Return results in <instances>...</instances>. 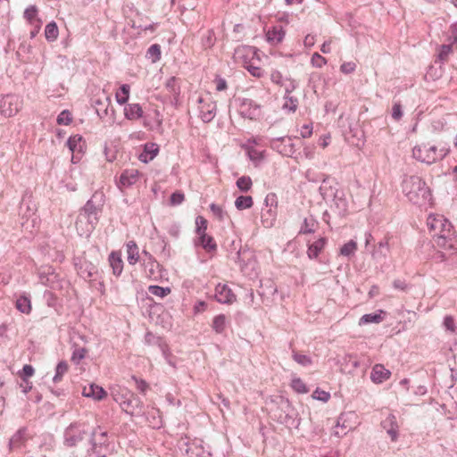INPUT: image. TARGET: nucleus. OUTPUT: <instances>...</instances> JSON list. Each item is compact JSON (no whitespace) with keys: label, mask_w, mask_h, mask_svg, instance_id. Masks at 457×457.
I'll return each instance as SVG.
<instances>
[{"label":"nucleus","mask_w":457,"mask_h":457,"mask_svg":"<svg viewBox=\"0 0 457 457\" xmlns=\"http://www.w3.org/2000/svg\"><path fill=\"white\" fill-rule=\"evenodd\" d=\"M87 353V350L86 348H77L72 353L71 361L76 363H79L82 359L86 357Z\"/></svg>","instance_id":"nucleus-42"},{"label":"nucleus","mask_w":457,"mask_h":457,"mask_svg":"<svg viewBox=\"0 0 457 457\" xmlns=\"http://www.w3.org/2000/svg\"><path fill=\"white\" fill-rule=\"evenodd\" d=\"M21 380L22 382L20 384V387L24 394H27L32 389V382L29 381V378H21Z\"/></svg>","instance_id":"nucleus-54"},{"label":"nucleus","mask_w":457,"mask_h":457,"mask_svg":"<svg viewBox=\"0 0 457 457\" xmlns=\"http://www.w3.org/2000/svg\"><path fill=\"white\" fill-rule=\"evenodd\" d=\"M210 209H211L212 212L213 213V215L218 220H223L224 212H223L222 208L220 205H217L215 204H212L210 205Z\"/></svg>","instance_id":"nucleus-50"},{"label":"nucleus","mask_w":457,"mask_h":457,"mask_svg":"<svg viewBox=\"0 0 457 457\" xmlns=\"http://www.w3.org/2000/svg\"><path fill=\"white\" fill-rule=\"evenodd\" d=\"M146 56L151 59L152 62H156L161 58V47L159 45H152L146 53Z\"/></svg>","instance_id":"nucleus-34"},{"label":"nucleus","mask_w":457,"mask_h":457,"mask_svg":"<svg viewBox=\"0 0 457 457\" xmlns=\"http://www.w3.org/2000/svg\"><path fill=\"white\" fill-rule=\"evenodd\" d=\"M67 146L71 152V162H79L87 148L86 141L82 136L78 134L71 136L67 141Z\"/></svg>","instance_id":"nucleus-5"},{"label":"nucleus","mask_w":457,"mask_h":457,"mask_svg":"<svg viewBox=\"0 0 457 457\" xmlns=\"http://www.w3.org/2000/svg\"><path fill=\"white\" fill-rule=\"evenodd\" d=\"M197 236V244L200 245L206 252L213 253L216 251L217 245L212 237L207 235V233H203Z\"/></svg>","instance_id":"nucleus-19"},{"label":"nucleus","mask_w":457,"mask_h":457,"mask_svg":"<svg viewBox=\"0 0 457 457\" xmlns=\"http://www.w3.org/2000/svg\"><path fill=\"white\" fill-rule=\"evenodd\" d=\"M165 87L170 95L171 102L178 103L180 95V86L179 79L175 77L170 78L167 80Z\"/></svg>","instance_id":"nucleus-17"},{"label":"nucleus","mask_w":457,"mask_h":457,"mask_svg":"<svg viewBox=\"0 0 457 457\" xmlns=\"http://www.w3.org/2000/svg\"><path fill=\"white\" fill-rule=\"evenodd\" d=\"M158 266L159 264L156 261L150 259L146 263H145V276L149 278H155Z\"/></svg>","instance_id":"nucleus-30"},{"label":"nucleus","mask_w":457,"mask_h":457,"mask_svg":"<svg viewBox=\"0 0 457 457\" xmlns=\"http://www.w3.org/2000/svg\"><path fill=\"white\" fill-rule=\"evenodd\" d=\"M69 366L66 361H61L56 367V374L54 377V382L58 383L62 380L63 375L68 371Z\"/></svg>","instance_id":"nucleus-36"},{"label":"nucleus","mask_w":457,"mask_h":457,"mask_svg":"<svg viewBox=\"0 0 457 457\" xmlns=\"http://www.w3.org/2000/svg\"><path fill=\"white\" fill-rule=\"evenodd\" d=\"M148 291L156 296L164 297L170 294L171 290L170 287H162L159 286H150Z\"/></svg>","instance_id":"nucleus-35"},{"label":"nucleus","mask_w":457,"mask_h":457,"mask_svg":"<svg viewBox=\"0 0 457 457\" xmlns=\"http://www.w3.org/2000/svg\"><path fill=\"white\" fill-rule=\"evenodd\" d=\"M391 372L381 364H376L371 371L370 378L375 383H382L390 378Z\"/></svg>","instance_id":"nucleus-13"},{"label":"nucleus","mask_w":457,"mask_h":457,"mask_svg":"<svg viewBox=\"0 0 457 457\" xmlns=\"http://www.w3.org/2000/svg\"><path fill=\"white\" fill-rule=\"evenodd\" d=\"M129 398L120 402V405L121 409L130 415H134L141 410V402L138 398L135 397L129 392L128 393Z\"/></svg>","instance_id":"nucleus-10"},{"label":"nucleus","mask_w":457,"mask_h":457,"mask_svg":"<svg viewBox=\"0 0 457 457\" xmlns=\"http://www.w3.org/2000/svg\"><path fill=\"white\" fill-rule=\"evenodd\" d=\"M435 244L443 250L457 249V240L451 222L443 215L430 214L427 219Z\"/></svg>","instance_id":"nucleus-1"},{"label":"nucleus","mask_w":457,"mask_h":457,"mask_svg":"<svg viewBox=\"0 0 457 457\" xmlns=\"http://www.w3.org/2000/svg\"><path fill=\"white\" fill-rule=\"evenodd\" d=\"M450 154V147L445 144L441 147L429 144H419L412 149V156L419 162L432 164L443 160Z\"/></svg>","instance_id":"nucleus-2"},{"label":"nucleus","mask_w":457,"mask_h":457,"mask_svg":"<svg viewBox=\"0 0 457 457\" xmlns=\"http://www.w3.org/2000/svg\"><path fill=\"white\" fill-rule=\"evenodd\" d=\"M330 45H331V40L324 42L320 48L321 52L324 54H328L330 52Z\"/></svg>","instance_id":"nucleus-60"},{"label":"nucleus","mask_w":457,"mask_h":457,"mask_svg":"<svg viewBox=\"0 0 457 457\" xmlns=\"http://www.w3.org/2000/svg\"><path fill=\"white\" fill-rule=\"evenodd\" d=\"M444 326L446 330L454 333L456 331V324L454 318L451 315H447L444 319Z\"/></svg>","instance_id":"nucleus-44"},{"label":"nucleus","mask_w":457,"mask_h":457,"mask_svg":"<svg viewBox=\"0 0 457 457\" xmlns=\"http://www.w3.org/2000/svg\"><path fill=\"white\" fill-rule=\"evenodd\" d=\"M303 0H285L286 4L288 5H292L295 4H301Z\"/></svg>","instance_id":"nucleus-64"},{"label":"nucleus","mask_w":457,"mask_h":457,"mask_svg":"<svg viewBox=\"0 0 457 457\" xmlns=\"http://www.w3.org/2000/svg\"><path fill=\"white\" fill-rule=\"evenodd\" d=\"M144 111L139 104H129L124 107V116L129 120H137L143 117Z\"/></svg>","instance_id":"nucleus-14"},{"label":"nucleus","mask_w":457,"mask_h":457,"mask_svg":"<svg viewBox=\"0 0 457 457\" xmlns=\"http://www.w3.org/2000/svg\"><path fill=\"white\" fill-rule=\"evenodd\" d=\"M330 141H331L330 134H326V135H323V136L320 137L319 145L323 149H325L327 146H328V145L330 144Z\"/></svg>","instance_id":"nucleus-55"},{"label":"nucleus","mask_w":457,"mask_h":457,"mask_svg":"<svg viewBox=\"0 0 457 457\" xmlns=\"http://www.w3.org/2000/svg\"><path fill=\"white\" fill-rule=\"evenodd\" d=\"M237 188L242 192H247L252 188L253 181L248 176L240 177L237 182Z\"/></svg>","instance_id":"nucleus-31"},{"label":"nucleus","mask_w":457,"mask_h":457,"mask_svg":"<svg viewBox=\"0 0 457 457\" xmlns=\"http://www.w3.org/2000/svg\"><path fill=\"white\" fill-rule=\"evenodd\" d=\"M303 42L305 46H312L314 44V37L312 35H307Z\"/></svg>","instance_id":"nucleus-61"},{"label":"nucleus","mask_w":457,"mask_h":457,"mask_svg":"<svg viewBox=\"0 0 457 457\" xmlns=\"http://www.w3.org/2000/svg\"><path fill=\"white\" fill-rule=\"evenodd\" d=\"M454 50H456V48L453 47V45L445 42L437 48V58L439 61L445 62L449 60L450 54H452Z\"/></svg>","instance_id":"nucleus-21"},{"label":"nucleus","mask_w":457,"mask_h":457,"mask_svg":"<svg viewBox=\"0 0 457 457\" xmlns=\"http://www.w3.org/2000/svg\"><path fill=\"white\" fill-rule=\"evenodd\" d=\"M285 34H286V32L283 29L282 26L278 25V26H274V27L270 28L267 31L266 37H267V40L270 44L278 45L283 40Z\"/></svg>","instance_id":"nucleus-15"},{"label":"nucleus","mask_w":457,"mask_h":457,"mask_svg":"<svg viewBox=\"0 0 457 457\" xmlns=\"http://www.w3.org/2000/svg\"><path fill=\"white\" fill-rule=\"evenodd\" d=\"M253 200L250 195H240L235 201V206L238 210L249 209L253 206Z\"/></svg>","instance_id":"nucleus-28"},{"label":"nucleus","mask_w":457,"mask_h":457,"mask_svg":"<svg viewBox=\"0 0 457 457\" xmlns=\"http://www.w3.org/2000/svg\"><path fill=\"white\" fill-rule=\"evenodd\" d=\"M215 299L220 303L231 304L236 301V295L226 284H218L215 287Z\"/></svg>","instance_id":"nucleus-7"},{"label":"nucleus","mask_w":457,"mask_h":457,"mask_svg":"<svg viewBox=\"0 0 457 457\" xmlns=\"http://www.w3.org/2000/svg\"><path fill=\"white\" fill-rule=\"evenodd\" d=\"M293 359L299 364L303 365V366H308V365H311L312 364V359L305 355V354H303L301 353H298V352H294L293 353Z\"/></svg>","instance_id":"nucleus-39"},{"label":"nucleus","mask_w":457,"mask_h":457,"mask_svg":"<svg viewBox=\"0 0 457 457\" xmlns=\"http://www.w3.org/2000/svg\"><path fill=\"white\" fill-rule=\"evenodd\" d=\"M72 121V115L68 110L62 111L57 117V123L59 125H69Z\"/></svg>","instance_id":"nucleus-38"},{"label":"nucleus","mask_w":457,"mask_h":457,"mask_svg":"<svg viewBox=\"0 0 457 457\" xmlns=\"http://www.w3.org/2000/svg\"><path fill=\"white\" fill-rule=\"evenodd\" d=\"M215 84H216V89L218 91H222V90H225L227 88V82L224 79H221V78H216L215 80H214Z\"/></svg>","instance_id":"nucleus-58"},{"label":"nucleus","mask_w":457,"mask_h":457,"mask_svg":"<svg viewBox=\"0 0 457 457\" xmlns=\"http://www.w3.org/2000/svg\"><path fill=\"white\" fill-rule=\"evenodd\" d=\"M207 220L203 216H198L195 219V225H196V234L200 235L203 233H206L207 230Z\"/></svg>","instance_id":"nucleus-40"},{"label":"nucleus","mask_w":457,"mask_h":457,"mask_svg":"<svg viewBox=\"0 0 457 457\" xmlns=\"http://www.w3.org/2000/svg\"><path fill=\"white\" fill-rule=\"evenodd\" d=\"M82 395L95 400H102L107 395L104 388L96 384L85 386L82 390Z\"/></svg>","instance_id":"nucleus-12"},{"label":"nucleus","mask_w":457,"mask_h":457,"mask_svg":"<svg viewBox=\"0 0 457 457\" xmlns=\"http://www.w3.org/2000/svg\"><path fill=\"white\" fill-rule=\"evenodd\" d=\"M403 116L402 105L400 103H395L392 108V117L395 120H399Z\"/></svg>","instance_id":"nucleus-48"},{"label":"nucleus","mask_w":457,"mask_h":457,"mask_svg":"<svg viewBox=\"0 0 457 457\" xmlns=\"http://www.w3.org/2000/svg\"><path fill=\"white\" fill-rule=\"evenodd\" d=\"M445 42L457 49V22L452 24L445 33Z\"/></svg>","instance_id":"nucleus-23"},{"label":"nucleus","mask_w":457,"mask_h":457,"mask_svg":"<svg viewBox=\"0 0 457 457\" xmlns=\"http://www.w3.org/2000/svg\"><path fill=\"white\" fill-rule=\"evenodd\" d=\"M382 311L380 313L375 314H365L360 319V325H364L368 323H379L382 321L383 318L381 316Z\"/></svg>","instance_id":"nucleus-32"},{"label":"nucleus","mask_w":457,"mask_h":457,"mask_svg":"<svg viewBox=\"0 0 457 457\" xmlns=\"http://www.w3.org/2000/svg\"><path fill=\"white\" fill-rule=\"evenodd\" d=\"M237 54H243L246 56H253L255 54V50L253 47L243 46L237 50Z\"/></svg>","instance_id":"nucleus-53"},{"label":"nucleus","mask_w":457,"mask_h":457,"mask_svg":"<svg viewBox=\"0 0 457 457\" xmlns=\"http://www.w3.org/2000/svg\"><path fill=\"white\" fill-rule=\"evenodd\" d=\"M312 397L315 400L321 401L323 403H327L330 399V394L327 391L321 390L320 388H316L312 392Z\"/></svg>","instance_id":"nucleus-37"},{"label":"nucleus","mask_w":457,"mask_h":457,"mask_svg":"<svg viewBox=\"0 0 457 457\" xmlns=\"http://www.w3.org/2000/svg\"><path fill=\"white\" fill-rule=\"evenodd\" d=\"M249 157L253 161L259 162L263 159V154L262 152H259L257 150L253 149L249 151Z\"/></svg>","instance_id":"nucleus-56"},{"label":"nucleus","mask_w":457,"mask_h":457,"mask_svg":"<svg viewBox=\"0 0 457 457\" xmlns=\"http://www.w3.org/2000/svg\"><path fill=\"white\" fill-rule=\"evenodd\" d=\"M378 249H386V250H388V242L387 241H385V242H379L378 245Z\"/></svg>","instance_id":"nucleus-63"},{"label":"nucleus","mask_w":457,"mask_h":457,"mask_svg":"<svg viewBox=\"0 0 457 457\" xmlns=\"http://www.w3.org/2000/svg\"><path fill=\"white\" fill-rule=\"evenodd\" d=\"M272 82L282 85V74L278 71H273L270 74Z\"/></svg>","instance_id":"nucleus-57"},{"label":"nucleus","mask_w":457,"mask_h":457,"mask_svg":"<svg viewBox=\"0 0 457 457\" xmlns=\"http://www.w3.org/2000/svg\"><path fill=\"white\" fill-rule=\"evenodd\" d=\"M356 66L354 62H345L341 64L340 71L345 74H351L355 71Z\"/></svg>","instance_id":"nucleus-47"},{"label":"nucleus","mask_w":457,"mask_h":457,"mask_svg":"<svg viewBox=\"0 0 457 457\" xmlns=\"http://www.w3.org/2000/svg\"><path fill=\"white\" fill-rule=\"evenodd\" d=\"M356 250L357 243L353 240H350L340 248V254L344 256H350L353 254Z\"/></svg>","instance_id":"nucleus-33"},{"label":"nucleus","mask_w":457,"mask_h":457,"mask_svg":"<svg viewBox=\"0 0 457 457\" xmlns=\"http://www.w3.org/2000/svg\"><path fill=\"white\" fill-rule=\"evenodd\" d=\"M206 308V303L204 301H199L194 307L195 312H200L204 311Z\"/></svg>","instance_id":"nucleus-59"},{"label":"nucleus","mask_w":457,"mask_h":457,"mask_svg":"<svg viewBox=\"0 0 457 457\" xmlns=\"http://www.w3.org/2000/svg\"><path fill=\"white\" fill-rule=\"evenodd\" d=\"M45 36L46 40L54 42L59 36V29L55 22L52 21L46 26Z\"/></svg>","instance_id":"nucleus-26"},{"label":"nucleus","mask_w":457,"mask_h":457,"mask_svg":"<svg viewBox=\"0 0 457 457\" xmlns=\"http://www.w3.org/2000/svg\"><path fill=\"white\" fill-rule=\"evenodd\" d=\"M326 239L320 237L308 246L307 255L310 259H315L322 252L326 245Z\"/></svg>","instance_id":"nucleus-20"},{"label":"nucleus","mask_w":457,"mask_h":457,"mask_svg":"<svg viewBox=\"0 0 457 457\" xmlns=\"http://www.w3.org/2000/svg\"><path fill=\"white\" fill-rule=\"evenodd\" d=\"M245 67L253 77L261 78L264 74L263 71L260 67L254 66L252 63L247 64L245 62Z\"/></svg>","instance_id":"nucleus-46"},{"label":"nucleus","mask_w":457,"mask_h":457,"mask_svg":"<svg viewBox=\"0 0 457 457\" xmlns=\"http://www.w3.org/2000/svg\"><path fill=\"white\" fill-rule=\"evenodd\" d=\"M159 153V146L155 143H146L143 151L138 154V160L144 163L153 161Z\"/></svg>","instance_id":"nucleus-9"},{"label":"nucleus","mask_w":457,"mask_h":457,"mask_svg":"<svg viewBox=\"0 0 457 457\" xmlns=\"http://www.w3.org/2000/svg\"><path fill=\"white\" fill-rule=\"evenodd\" d=\"M290 386L297 394H306L309 392V388L304 381L297 377L292 378Z\"/></svg>","instance_id":"nucleus-24"},{"label":"nucleus","mask_w":457,"mask_h":457,"mask_svg":"<svg viewBox=\"0 0 457 457\" xmlns=\"http://www.w3.org/2000/svg\"><path fill=\"white\" fill-rule=\"evenodd\" d=\"M314 227H315V222L313 220L305 219L303 220V224L301 228L300 233H303V234L313 233L315 231Z\"/></svg>","instance_id":"nucleus-41"},{"label":"nucleus","mask_w":457,"mask_h":457,"mask_svg":"<svg viewBox=\"0 0 457 457\" xmlns=\"http://www.w3.org/2000/svg\"><path fill=\"white\" fill-rule=\"evenodd\" d=\"M227 318L224 314H219L212 320V328L216 333H222L226 328Z\"/></svg>","instance_id":"nucleus-29"},{"label":"nucleus","mask_w":457,"mask_h":457,"mask_svg":"<svg viewBox=\"0 0 457 457\" xmlns=\"http://www.w3.org/2000/svg\"><path fill=\"white\" fill-rule=\"evenodd\" d=\"M82 437L77 433L73 427H70L65 435V445L68 446H74L78 441H80Z\"/></svg>","instance_id":"nucleus-25"},{"label":"nucleus","mask_w":457,"mask_h":457,"mask_svg":"<svg viewBox=\"0 0 457 457\" xmlns=\"http://www.w3.org/2000/svg\"><path fill=\"white\" fill-rule=\"evenodd\" d=\"M127 260L130 265H135L139 261V249L135 241L126 244Z\"/></svg>","instance_id":"nucleus-18"},{"label":"nucleus","mask_w":457,"mask_h":457,"mask_svg":"<svg viewBox=\"0 0 457 457\" xmlns=\"http://www.w3.org/2000/svg\"><path fill=\"white\" fill-rule=\"evenodd\" d=\"M141 173L137 169L124 170L117 181V187L120 191L134 186L140 179Z\"/></svg>","instance_id":"nucleus-6"},{"label":"nucleus","mask_w":457,"mask_h":457,"mask_svg":"<svg viewBox=\"0 0 457 457\" xmlns=\"http://www.w3.org/2000/svg\"><path fill=\"white\" fill-rule=\"evenodd\" d=\"M312 64L317 68H321L327 63L326 58L318 53H314L311 59Z\"/></svg>","instance_id":"nucleus-45"},{"label":"nucleus","mask_w":457,"mask_h":457,"mask_svg":"<svg viewBox=\"0 0 457 457\" xmlns=\"http://www.w3.org/2000/svg\"><path fill=\"white\" fill-rule=\"evenodd\" d=\"M35 373V370L31 365L26 364L22 370L18 372V376L21 378H29Z\"/></svg>","instance_id":"nucleus-43"},{"label":"nucleus","mask_w":457,"mask_h":457,"mask_svg":"<svg viewBox=\"0 0 457 457\" xmlns=\"http://www.w3.org/2000/svg\"><path fill=\"white\" fill-rule=\"evenodd\" d=\"M130 94V87L127 84H123L120 87V88L115 92V99L119 104H125Z\"/></svg>","instance_id":"nucleus-22"},{"label":"nucleus","mask_w":457,"mask_h":457,"mask_svg":"<svg viewBox=\"0 0 457 457\" xmlns=\"http://www.w3.org/2000/svg\"><path fill=\"white\" fill-rule=\"evenodd\" d=\"M403 191L410 201L420 204L430 196V190L420 177L411 176L404 179Z\"/></svg>","instance_id":"nucleus-3"},{"label":"nucleus","mask_w":457,"mask_h":457,"mask_svg":"<svg viewBox=\"0 0 457 457\" xmlns=\"http://www.w3.org/2000/svg\"><path fill=\"white\" fill-rule=\"evenodd\" d=\"M312 129L313 128L312 123L303 125L300 130L301 137L303 138L311 137L312 135Z\"/></svg>","instance_id":"nucleus-49"},{"label":"nucleus","mask_w":457,"mask_h":457,"mask_svg":"<svg viewBox=\"0 0 457 457\" xmlns=\"http://www.w3.org/2000/svg\"><path fill=\"white\" fill-rule=\"evenodd\" d=\"M109 264L112 270V274L119 277L123 270L124 262L120 251H112L108 256Z\"/></svg>","instance_id":"nucleus-11"},{"label":"nucleus","mask_w":457,"mask_h":457,"mask_svg":"<svg viewBox=\"0 0 457 457\" xmlns=\"http://www.w3.org/2000/svg\"><path fill=\"white\" fill-rule=\"evenodd\" d=\"M382 428L386 431L392 441H396L399 435V426L396 417L389 414L381 423Z\"/></svg>","instance_id":"nucleus-8"},{"label":"nucleus","mask_w":457,"mask_h":457,"mask_svg":"<svg viewBox=\"0 0 457 457\" xmlns=\"http://www.w3.org/2000/svg\"><path fill=\"white\" fill-rule=\"evenodd\" d=\"M16 308L22 313L29 314L31 312V302L25 295L20 296L16 301Z\"/></svg>","instance_id":"nucleus-27"},{"label":"nucleus","mask_w":457,"mask_h":457,"mask_svg":"<svg viewBox=\"0 0 457 457\" xmlns=\"http://www.w3.org/2000/svg\"><path fill=\"white\" fill-rule=\"evenodd\" d=\"M147 387H148V386L145 381L142 380L138 383V388L141 391L145 392L147 389Z\"/></svg>","instance_id":"nucleus-62"},{"label":"nucleus","mask_w":457,"mask_h":457,"mask_svg":"<svg viewBox=\"0 0 457 457\" xmlns=\"http://www.w3.org/2000/svg\"><path fill=\"white\" fill-rule=\"evenodd\" d=\"M283 107L288 109L290 112H295L297 108V100L293 97L286 98Z\"/></svg>","instance_id":"nucleus-52"},{"label":"nucleus","mask_w":457,"mask_h":457,"mask_svg":"<svg viewBox=\"0 0 457 457\" xmlns=\"http://www.w3.org/2000/svg\"><path fill=\"white\" fill-rule=\"evenodd\" d=\"M185 199L184 194L181 192H175L170 196V204L172 205L180 204Z\"/></svg>","instance_id":"nucleus-51"},{"label":"nucleus","mask_w":457,"mask_h":457,"mask_svg":"<svg viewBox=\"0 0 457 457\" xmlns=\"http://www.w3.org/2000/svg\"><path fill=\"white\" fill-rule=\"evenodd\" d=\"M24 18L33 27L41 28L42 21L38 17V10L35 5L28 7L24 12Z\"/></svg>","instance_id":"nucleus-16"},{"label":"nucleus","mask_w":457,"mask_h":457,"mask_svg":"<svg viewBox=\"0 0 457 457\" xmlns=\"http://www.w3.org/2000/svg\"><path fill=\"white\" fill-rule=\"evenodd\" d=\"M21 100L14 95H7L0 101V112L4 117L15 116L21 109Z\"/></svg>","instance_id":"nucleus-4"}]
</instances>
